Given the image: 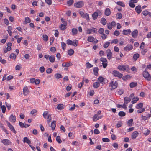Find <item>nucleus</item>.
<instances>
[{
  "instance_id": "obj_1",
  "label": "nucleus",
  "mask_w": 151,
  "mask_h": 151,
  "mask_svg": "<svg viewBox=\"0 0 151 151\" xmlns=\"http://www.w3.org/2000/svg\"><path fill=\"white\" fill-rule=\"evenodd\" d=\"M118 83L116 81L114 82L113 81H111L110 83L109 86L111 87V90H112L117 88L118 86Z\"/></svg>"
},
{
  "instance_id": "obj_2",
  "label": "nucleus",
  "mask_w": 151,
  "mask_h": 151,
  "mask_svg": "<svg viewBox=\"0 0 151 151\" xmlns=\"http://www.w3.org/2000/svg\"><path fill=\"white\" fill-rule=\"evenodd\" d=\"M102 14V12L99 10H97L96 12H94L92 14L93 19V20H96L98 16H101Z\"/></svg>"
},
{
  "instance_id": "obj_3",
  "label": "nucleus",
  "mask_w": 151,
  "mask_h": 151,
  "mask_svg": "<svg viewBox=\"0 0 151 151\" xmlns=\"http://www.w3.org/2000/svg\"><path fill=\"white\" fill-rule=\"evenodd\" d=\"M118 69L120 71H124L126 70L127 71H128L129 69L128 65H119L118 66Z\"/></svg>"
},
{
  "instance_id": "obj_4",
  "label": "nucleus",
  "mask_w": 151,
  "mask_h": 151,
  "mask_svg": "<svg viewBox=\"0 0 151 151\" xmlns=\"http://www.w3.org/2000/svg\"><path fill=\"white\" fill-rule=\"evenodd\" d=\"M143 75L147 81H150L151 79V76L148 71L145 70L143 71Z\"/></svg>"
},
{
  "instance_id": "obj_5",
  "label": "nucleus",
  "mask_w": 151,
  "mask_h": 151,
  "mask_svg": "<svg viewBox=\"0 0 151 151\" xmlns=\"http://www.w3.org/2000/svg\"><path fill=\"white\" fill-rule=\"evenodd\" d=\"M79 13L82 17L85 18L88 21L89 20V17L88 14V13L85 14L82 11H80L79 12Z\"/></svg>"
},
{
  "instance_id": "obj_6",
  "label": "nucleus",
  "mask_w": 151,
  "mask_h": 151,
  "mask_svg": "<svg viewBox=\"0 0 151 151\" xmlns=\"http://www.w3.org/2000/svg\"><path fill=\"white\" fill-rule=\"evenodd\" d=\"M151 117L150 114L149 113L145 112L143 114L141 115V118L144 120L145 121L148 119H149Z\"/></svg>"
},
{
  "instance_id": "obj_7",
  "label": "nucleus",
  "mask_w": 151,
  "mask_h": 151,
  "mask_svg": "<svg viewBox=\"0 0 151 151\" xmlns=\"http://www.w3.org/2000/svg\"><path fill=\"white\" fill-rule=\"evenodd\" d=\"M6 123L8 127L9 128L10 130L16 134L17 132L15 131L13 126L8 121L6 120Z\"/></svg>"
},
{
  "instance_id": "obj_8",
  "label": "nucleus",
  "mask_w": 151,
  "mask_h": 151,
  "mask_svg": "<svg viewBox=\"0 0 151 151\" xmlns=\"http://www.w3.org/2000/svg\"><path fill=\"white\" fill-rule=\"evenodd\" d=\"M84 5L83 2V1H81L75 3L74 5L75 7L80 8L83 7Z\"/></svg>"
},
{
  "instance_id": "obj_9",
  "label": "nucleus",
  "mask_w": 151,
  "mask_h": 151,
  "mask_svg": "<svg viewBox=\"0 0 151 151\" xmlns=\"http://www.w3.org/2000/svg\"><path fill=\"white\" fill-rule=\"evenodd\" d=\"M112 74L115 77H118L119 78H121L123 76L122 74L119 72L115 70L113 71Z\"/></svg>"
},
{
  "instance_id": "obj_10",
  "label": "nucleus",
  "mask_w": 151,
  "mask_h": 151,
  "mask_svg": "<svg viewBox=\"0 0 151 151\" xmlns=\"http://www.w3.org/2000/svg\"><path fill=\"white\" fill-rule=\"evenodd\" d=\"M16 118L15 116L12 114L9 117V121L12 123H14L16 121Z\"/></svg>"
},
{
  "instance_id": "obj_11",
  "label": "nucleus",
  "mask_w": 151,
  "mask_h": 151,
  "mask_svg": "<svg viewBox=\"0 0 151 151\" xmlns=\"http://www.w3.org/2000/svg\"><path fill=\"white\" fill-rule=\"evenodd\" d=\"M133 49V46L132 45H128L127 46L124 47V50L125 51H129Z\"/></svg>"
},
{
  "instance_id": "obj_12",
  "label": "nucleus",
  "mask_w": 151,
  "mask_h": 151,
  "mask_svg": "<svg viewBox=\"0 0 151 151\" xmlns=\"http://www.w3.org/2000/svg\"><path fill=\"white\" fill-rule=\"evenodd\" d=\"M1 142L5 145H10L11 142L8 139H4L1 141Z\"/></svg>"
},
{
  "instance_id": "obj_13",
  "label": "nucleus",
  "mask_w": 151,
  "mask_h": 151,
  "mask_svg": "<svg viewBox=\"0 0 151 151\" xmlns=\"http://www.w3.org/2000/svg\"><path fill=\"white\" fill-rule=\"evenodd\" d=\"M23 94L25 96L27 95L29 92L28 87L27 86L24 88L23 89Z\"/></svg>"
},
{
  "instance_id": "obj_14",
  "label": "nucleus",
  "mask_w": 151,
  "mask_h": 151,
  "mask_svg": "<svg viewBox=\"0 0 151 151\" xmlns=\"http://www.w3.org/2000/svg\"><path fill=\"white\" fill-rule=\"evenodd\" d=\"M107 56L108 59L110 60L111 58L112 53L111 50L110 49H108L106 51Z\"/></svg>"
},
{
  "instance_id": "obj_15",
  "label": "nucleus",
  "mask_w": 151,
  "mask_h": 151,
  "mask_svg": "<svg viewBox=\"0 0 151 151\" xmlns=\"http://www.w3.org/2000/svg\"><path fill=\"white\" fill-rule=\"evenodd\" d=\"M138 30L137 29L134 30L132 33V37L134 38H135L138 36Z\"/></svg>"
},
{
  "instance_id": "obj_16",
  "label": "nucleus",
  "mask_w": 151,
  "mask_h": 151,
  "mask_svg": "<svg viewBox=\"0 0 151 151\" xmlns=\"http://www.w3.org/2000/svg\"><path fill=\"white\" fill-rule=\"evenodd\" d=\"M141 6L140 5H138L136 6L135 8V10L136 12L138 14H140L141 11Z\"/></svg>"
},
{
  "instance_id": "obj_17",
  "label": "nucleus",
  "mask_w": 151,
  "mask_h": 151,
  "mask_svg": "<svg viewBox=\"0 0 151 151\" xmlns=\"http://www.w3.org/2000/svg\"><path fill=\"white\" fill-rule=\"evenodd\" d=\"M138 133L137 131L134 132L132 134L131 137L132 139H135L138 136Z\"/></svg>"
},
{
  "instance_id": "obj_18",
  "label": "nucleus",
  "mask_w": 151,
  "mask_h": 151,
  "mask_svg": "<svg viewBox=\"0 0 151 151\" xmlns=\"http://www.w3.org/2000/svg\"><path fill=\"white\" fill-rule=\"evenodd\" d=\"M23 141L24 143H27L29 145L31 144L30 140L27 137H24Z\"/></svg>"
},
{
  "instance_id": "obj_19",
  "label": "nucleus",
  "mask_w": 151,
  "mask_h": 151,
  "mask_svg": "<svg viewBox=\"0 0 151 151\" xmlns=\"http://www.w3.org/2000/svg\"><path fill=\"white\" fill-rule=\"evenodd\" d=\"M104 14L105 15L107 16H109L110 14L111 11L109 8H106V9L104 12Z\"/></svg>"
},
{
  "instance_id": "obj_20",
  "label": "nucleus",
  "mask_w": 151,
  "mask_h": 151,
  "mask_svg": "<svg viewBox=\"0 0 151 151\" xmlns=\"http://www.w3.org/2000/svg\"><path fill=\"white\" fill-rule=\"evenodd\" d=\"M124 103L127 104L130 101L131 98L127 97H125L124 98Z\"/></svg>"
},
{
  "instance_id": "obj_21",
  "label": "nucleus",
  "mask_w": 151,
  "mask_h": 151,
  "mask_svg": "<svg viewBox=\"0 0 151 151\" xmlns=\"http://www.w3.org/2000/svg\"><path fill=\"white\" fill-rule=\"evenodd\" d=\"M56 122L55 121H53L51 122V127L52 128V130H54L56 127Z\"/></svg>"
},
{
  "instance_id": "obj_22",
  "label": "nucleus",
  "mask_w": 151,
  "mask_h": 151,
  "mask_svg": "<svg viewBox=\"0 0 151 151\" xmlns=\"http://www.w3.org/2000/svg\"><path fill=\"white\" fill-rule=\"evenodd\" d=\"M131 32V31L130 29H128L127 30H124L122 32L123 34L125 35H128Z\"/></svg>"
},
{
  "instance_id": "obj_23",
  "label": "nucleus",
  "mask_w": 151,
  "mask_h": 151,
  "mask_svg": "<svg viewBox=\"0 0 151 151\" xmlns=\"http://www.w3.org/2000/svg\"><path fill=\"white\" fill-rule=\"evenodd\" d=\"M99 68L98 67H96L93 68V72L94 75L96 76H97L98 74Z\"/></svg>"
},
{
  "instance_id": "obj_24",
  "label": "nucleus",
  "mask_w": 151,
  "mask_h": 151,
  "mask_svg": "<svg viewBox=\"0 0 151 151\" xmlns=\"http://www.w3.org/2000/svg\"><path fill=\"white\" fill-rule=\"evenodd\" d=\"M143 106V104L142 103H140L136 105V108L137 109H140Z\"/></svg>"
},
{
  "instance_id": "obj_25",
  "label": "nucleus",
  "mask_w": 151,
  "mask_h": 151,
  "mask_svg": "<svg viewBox=\"0 0 151 151\" xmlns=\"http://www.w3.org/2000/svg\"><path fill=\"white\" fill-rule=\"evenodd\" d=\"M78 45V41L76 40H74L72 41V45L76 47Z\"/></svg>"
},
{
  "instance_id": "obj_26",
  "label": "nucleus",
  "mask_w": 151,
  "mask_h": 151,
  "mask_svg": "<svg viewBox=\"0 0 151 151\" xmlns=\"http://www.w3.org/2000/svg\"><path fill=\"white\" fill-rule=\"evenodd\" d=\"M139 100V98L137 97H135L132 98V104L136 103Z\"/></svg>"
},
{
  "instance_id": "obj_27",
  "label": "nucleus",
  "mask_w": 151,
  "mask_h": 151,
  "mask_svg": "<svg viewBox=\"0 0 151 151\" xmlns=\"http://www.w3.org/2000/svg\"><path fill=\"white\" fill-rule=\"evenodd\" d=\"M137 83L136 82H132L129 85L131 88H133L137 86Z\"/></svg>"
},
{
  "instance_id": "obj_28",
  "label": "nucleus",
  "mask_w": 151,
  "mask_h": 151,
  "mask_svg": "<svg viewBox=\"0 0 151 151\" xmlns=\"http://www.w3.org/2000/svg\"><path fill=\"white\" fill-rule=\"evenodd\" d=\"M139 54H135L133 56V59L135 61L137 60V59L139 58Z\"/></svg>"
},
{
  "instance_id": "obj_29",
  "label": "nucleus",
  "mask_w": 151,
  "mask_h": 151,
  "mask_svg": "<svg viewBox=\"0 0 151 151\" xmlns=\"http://www.w3.org/2000/svg\"><path fill=\"white\" fill-rule=\"evenodd\" d=\"M49 59L50 62L52 63L54 62L55 61V57L53 55H51Z\"/></svg>"
},
{
  "instance_id": "obj_30",
  "label": "nucleus",
  "mask_w": 151,
  "mask_h": 151,
  "mask_svg": "<svg viewBox=\"0 0 151 151\" xmlns=\"http://www.w3.org/2000/svg\"><path fill=\"white\" fill-rule=\"evenodd\" d=\"M150 13H151V12H149L147 10L144 11L142 12V14L145 16H146L147 15H149V16Z\"/></svg>"
},
{
  "instance_id": "obj_31",
  "label": "nucleus",
  "mask_w": 151,
  "mask_h": 151,
  "mask_svg": "<svg viewBox=\"0 0 151 151\" xmlns=\"http://www.w3.org/2000/svg\"><path fill=\"white\" fill-rule=\"evenodd\" d=\"M133 119H129L127 122V124L129 127H131L132 126L133 124Z\"/></svg>"
},
{
  "instance_id": "obj_32",
  "label": "nucleus",
  "mask_w": 151,
  "mask_h": 151,
  "mask_svg": "<svg viewBox=\"0 0 151 151\" xmlns=\"http://www.w3.org/2000/svg\"><path fill=\"white\" fill-rule=\"evenodd\" d=\"M72 35H75L77 34L78 32V30L76 28H73L72 29Z\"/></svg>"
},
{
  "instance_id": "obj_33",
  "label": "nucleus",
  "mask_w": 151,
  "mask_h": 151,
  "mask_svg": "<svg viewBox=\"0 0 151 151\" xmlns=\"http://www.w3.org/2000/svg\"><path fill=\"white\" fill-rule=\"evenodd\" d=\"M74 51L72 49L68 50V54L70 56L72 55L74 53Z\"/></svg>"
},
{
  "instance_id": "obj_34",
  "label": "nucleus",
  "mask_w": 151,
  "mask_h": 151,
  "mask_svg": "<svg viewBox=\"0 0 151 151\" xmlns=\"http://www.w3.org/2000/svg\"><path fill=\"white\" fill-rule=\"evenodd\" d=\"M101 24L103 25H105L106 24V20L105 18H102L101 19Z\"/></svg>"
},
{
  "instance_id": "obj_35",
  "label": "nucleus",
  "mask_w": 151,
  "mask_h": 151,
  "mask_svg": "<svg viewBox=\"0 0 151 151\" xmlns=\"http://www.w3.org/2000/svg\"><path fill=\"white\" fill-rule=\"evenodd\" d=\"M94 40V38L92 36H89L88 37L87 40L90 42H93Z\"/></svg>"
},
{
  "instance_id": "obj_36",
  "label": "nucleus",
  "mask_w": 151,
  "mask_h": 151,
  "mask_svg": "<svg viewBox=\"0 0 151 151\" xmlns=\"http://www.w3.org/2000/svg\"><path fill=\"white\" fill-rule=\"evenodd\" d=\"M116 4L122 7H124L125 6V4L122 1H118L117 2Z\"/></svg>"
},
{
  "instance_id": "obj_37",
  "label": "nucleus",
  "mask_w": 151,
  "mask_h": 151,
  "mask_svg": "<svg viewBox=\"0 0 151 151\" xmlns=\"http://www.w3.org/2000/svg\"><path fill=\"white\" fill-rule=\"evenodd\" d=\"M55 78L57 79H59L60 78H62V75L59 73H57L55 75Z\"/></svg>"
},
{
  "instance_id": "obj_38",
  "label": "nucleus",
  "mask_w": 151,
  "mask_h": 151,
  "mask_svg": "<svg viewBox=\"0 0 151 151\" xmlns=\"http://www.w3.org/2000/svg\"><path fill=\"white\" fill-rule=\"evenodd\" d=\"M93 119L94 121H95L99 119L97 114H95L93 117Z\"/></svg>"
},
{
  "instance_id": "obj_39",
  "label": "nucleus",
  "mask_w": 151,
  "mask_h": 151,
  "mask_svg": "<svg viewBox=\"0 0 151 151\" xmlns=\"http://www.w3.org/2000/svg\"><path fill=\"white\" fill-rule=\"evenodd\" d=\"M100 86V83L99 82H95L93 84V86L94 88H97Z\"/></svg>"
},
{
  "instance_id": "obj_40",
  "label": "nucleus",
  "mask_w": 151,
  "mask_h": 151,
  "mask_svg": "<svg viewBox=\"0 0 151 151\" xmlns=\"http://www.w3.org/2000/svg\"><path fill=\"white\" fill-rule=\"evenodd\" d=\"M118 115L121 117L124 116L126 115V113L124 111H120L118 113Z\"/></svg>"
},
{
  "instance_id": "obj_41",
  "label": "nucleus",
  "mask_w": 151,
  "mask_h": 151,
  "mask_svg": "<svg viewBox=\"0 0 151 151\" xmlns=\"http://www.w3.org/2000/svg\"><path fill=\"white\" fill-rule=\"evenodd\" d=\"M43 39L45 41H47L48 40V36L46 34L43 35Z\"/></svg>"
},
{
  "instance_id": "obj_42",
  "label": "nucleus",
  "mask_w": 151,
  "mask_h": 151,
  "mask_svg": "<svg viewBox=\"0 0 151 151\" xmlns=\"http://www.w3.org/2000/svg\"><path fill=\"white\" fill-rule=\"evenodd\" d=\"M59 27L60 29L62 30H65L67 28L66 26L64 24H61Z\"/></svg>"
},
{
  "instance_id": "obj_43",
  "label": "nucleus",
  "mask_w": 151,
  "mask_h": 151,
  "mask_svg": "<svg viewBox=\"0 0 151 151\" xmlns=\"http://www.w3.org/2000/svg\"><path fill=\"white\" fill-rule=\"evenodd\" d=\"M131 77V76L128 75H127L125 76H124L122 78V79L123 80L125 81L126 80L128 79L129 78H130Z\"/></svg>"
},
{
  "instance_id": "obj_44",
  "label": "nucleus",
  "mask_w": 151,
  "mask_h": 151,
  "mask_svg": "<svg viewBox=\"0 0 151 151\" xmlns=\"http://www.w3.org/2000/svg\"><path fill=\"white\" fill-rule=\"evenodd\" d=\"M74 2L73 0H69L67 1V3L68 5L70 6L72 5Z\"/></svg>"
},
{
  "instance_id": "obj_45",
  "label": "nucleus",
  "mask_w": 151,
  "mask_h": 151,
  "mask_svg": "<svg viewBox=\"0 0 151 151\" xmlns=\"http://www.w3.org/2000/svg\"><path fill=\"white\" fill-rule=\"evenodd\" d=\"M57 108L58 110H62L63 108V105L62 104H59L57 106Z\"/></svg>"
},
{
  "instance_id": "obj_46",
  "label": "nucleus",
  "mask_w": 151,
  "mask_h": 151,
  "mask_svg": "<svg viewBox=\"0 0 151 151\" xmlns=\"http://www.w3.org/2000/svg\"><path fill=\"white\" fill-rule=\"evenodd\" d=\"M56 140L59 143H60L62 142V141L60 139V136H57Z\"/></svg>"
},
{
  "instance_id": "obj_47",
  "label": "nucleus",
  "mask_w": 151,
  "mask_h": 151,
  "mask_svg": "<svg viewBox=\"0 0 151 151\" xmlns=\"http://www.w3.org/2000/svg\"><path fill=\"white\" fill-rule=\"evenodd\" d=\"M86 67L87 68H91L93 67V65L90 64L89 62H87L86 64Z\"/></svg>"
},
{
  "instance_id": "obj_48",
  "label": "nucleus",
  "mask_w": 151,
  "mask_h": 151,
  "mask_svg": "<svg viewBox=\"0 0 151 151\" xmlns=\"http://www.w3.org/2000/svg\"><path fill=\"white\" fill-rule=\"evenodd\" d=\"M25 22H25L26 24L29 23L31 21V20L28 17H25Z\"/></svg>"
},
{
  "instance_id": "obj_49",
  "label": "nucleus",
  "mask_w": 151,
  "mask_h": 151,
  "mask_svg": "<svg viewBox=\"0 0 151 151\" xmlns=\"http://www.w3.org/2000/svg\"><path fill=\"white\" fill-rule=\"evenodd\" d=\"M110 43L109 42H107L105 43L103 45V47L105 48H107L110 45Z\"/></svg>"
},
{
  "instance_id": "obj_50",
  "label": "nucleus",
  "mask_w": 151,
  "mask_h": 151,
  "mask_svg": "<svg viewBox=\"0 0 151 151\" xmlns=\"http://www.w3.org/2000/svg\"><path fill=\"white\" fill-rule=\"evenodd\" d=\"M2 112L3 113H5L6 111V108L4 105L1 106Z\"/></svg>"
},
{
  "instance_id": "obj_51",
  "label": "nucleus",
  "mask_w": 151,
  "mask_h": 151,
  "mask_svg": "<svg viewBox=\"0 0 151 151\" xmlns=\"http://www.w3.org/2000/svg\"><path fill=\"white\" fill-rule=\"evenodd\" d=\"M16 56L13 53H11L10 56V58L13 59H15L16 58Z\"/></svg>"
},
{
  "instance_id": "obj_52",
  "label": "nucleus",
  "mask_w": 151,
  "mask_h": 151,
  "mask_svg": "<svg viewBox=\"0 0 151 151\" xmlns=\"http://www.w3.org/2000/svg\"><path fill=\"white\" fill-rule=\"evenodd\" d=\"M66 45L65 43L64 42H61V47L62 49L64 50L65 49Z\"/></svg>"
},
{
  "instance_id": "obj_53",
  "label": "nucleus",
  "mask_w": 151,
  "mask_h": 151,
  "mask_svg": "<svg viewBox=\"0 0 151 151\" xmlns=\"http://www.w3.org/2000/svg\"><path fill=\"white\" fill-rule=\"evenodd\" d=\"M117 18L119 19H120L122 18V14L120 13H118L117 14Z\"/></svg>"
},
{
  "instance_id": "obj_54",
  "label": "nucleus",
  "mask_w": 151,
  "mask_h": 151,
  "mask_svg": "<svg viewBox=\"0 0 151 151\" xmlns=\"http://www.w3.org/2000/svg\"><path fill=\"white\" fill-rule=\"evenodd\" d=\"M71 85L70 84H69L68 85V86L66 88V90L68 91H70L71 89Z\"/></svg>"
},
{
  "instance_id": "obj_55",
  "label": "nucleus",
  "mask_w": 151,
  "mask_h": 151,
  "mask_svg": "<svg viewBox=\"0 0 151 151\" xmlns=\"http://www.w3.org/2000/svg\"><path fill=\"white\" fill-rule=\"evenodd\" d=\"M129 6L131 8H134L135 7V5L132 2H130V1H129Z\"/></svg>"
},
{
  "instance_id": "obj_56",
  "label": "nucleus",
  "mask_w": 151,
  "mask_h": 151,
  "mask_svg": "<svg viewBox=\"0 0 151 151\" xmlns=\"http://www.w3.org/2000/svg\"><path fill=\"white\" fill-rule=\"evenodd\" d=\"M104 29L103 28H100L98 32L100 34H103V33H104Z\"/></svg>"
},
{
  "instance_id": "obj_57",
  "label": "nucleus",
  "mask_w": 151,
  "mask_h": 151,
  "mask_svg": "<svg viewBox=\"0 0 151 151\" xmlns=\"http://www.w3.org/2000/svg\"><path fill=\"white\" fill-rule=\"evenodd\" d=\"M53 70L51 68H49L47 69L46 70V73L48 74L50 73Z\"/></svg>"
},
{
  "instance_id": "obj_58",
  "label": "nucleus",
  "mask_w": 151,
  "mask_h": 151,
  "mask_svg": "<svg viewBox=\"0 0 151 151\" xmlns=\"http://www.w3.org/2000/svg\"><path fill=\"white\" fill-rule=\"evenodd\" d=\"M39 70L41 73H43L45 71V68L43 66H42L40 68Z\"/></svg>"
},
{
  "instance_id": "obj_59",
  "label": "nucleus",
  "mask_w": 151,
  "mask_h": 151,
  "mask_svg": "<svg viewBox=\"0 0 151 151\" xmlns=\"http://www.w3.org/2000/svg\"><path fill=\"white\" fill-rule=\"evenodd\" d=\"M143 50L141 51V53L142 55H144L145 53L147 52V49H142Z\"/></svg>"
},
{
  "instance_id": "obj_60",
  "label": "nucleus",
  "mask_w": 151,
  "mask_h": 151,
  "mask_svg": "<svg viewBox=\"0 0 151 151\" xmlns=\"http://www.w3.org/2000/svg\"><path fill=\"white\" fill-rule=\"evenodd\" d=\"M98 79L100 82L101 83L103 81L104 78L102 76H100L98 78Z\"/></svg>"
},
{
  "instance_id": "obj_61",
  "label": "nucleus",
  "mask_w": 151,
  "mask_h": 151,
  "mask_svg": "<svg viewBox=\"0 0 151 151\" xmlns=\"http://www.w3.org/2000/svg\"><path fill=\"white\" fill-rule=\"evenodd\" d=\"M122 122L121 121L119 122L116 125V127L117 128H119L121 127L122 125Z\"/></svg>"
},
{
  "instance_id": "obj_62",
  "label": "nucleus",
  "mask_w": 151,
  "mask_h": 151,
  "mask_svg": "<svg viewBox=\"0 0 151 151\" xmlns=\"http://www.w3.org/2000/svg\"><path fill=\"white\" fill-rule=\"evenodd\" d=\"M102 141L104 142H109L110 140L108 138H104L102 139Z\"/></svg>"
},
{
  "instance_id": "obj_63",
  "label": "nucleus",
  "mask_w": 151,
  "mask_h": 151,
  "mask_svg": "<svg viewBox=\"0 0 151 151\" xmlns=\"http://www.w3.org/2000/svg\"><path fill=\"white\" fill-rule=\"evenodd\" d=\"M51 119V115L49 114L48 115L47 118V119L48 123H49L50 122Z\"/></svg>"
},
{
  "instance_id": "obj_64",
  "label": "nucleus",
  "mask_w": 151,
  "mask_h": 151,
  "mask_svg": "<svg viewBox=\"0 0 151 151\" xmlns=\"http://www.w3.org/2000/svg\"><path fill=\"white\" fill-rule=\"evenodd\" d=\"M66 43L68 45H72V41L70 39H68L66 40Z\"/></svg>"
}]
</instances>
